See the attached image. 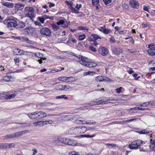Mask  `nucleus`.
<instances>
[{
	"mask_svg": "<svg viewBox=\"0 0 155 155\" xmlns=\"http://www.w3.org/2000/svg\"><path fill=\"white\" fill-rule=\"evenodd\" d=\"M78 59L80 60V63L84 66L91 68L96 67L97 65L96 62L82 55H79Z\"/></svg>",
	"mask_w": 155,
	"mask_h": 155,
	"instance_id": "f257e3e1",
	"label": "nucleus"
},
{
	"mask_svg": "<svg viewBox=\"0 0 155 155\" xmlns=\"http://www.w3.org/2000/svg\"><path fill=\"white\" fill-rule=\"evenodd\" d=\"M29 133L28 130H26L22 131L17 132L15 133L7 135L4 136L5 139L12 138L15 137H19L27 133Z\"/></svg>",
	"mask_w": 155,
	"mask_h": 155,
	"instance_id": "f03ea898",
	"label": "nucleus"
},
{
	"mask_svg": "<svg viewBox=\"0 0 155 155\" xmlns=\"http://www.w3.org/2000/svg\"><path fill=\"white\" fill-rule=\"evenodd\" d=\"M65 3L67 5H69L68 8L72 13L76 14H79L80 13L78 10L81 7L82 5L81 4L79 5L78 4H76L75 7L77 9H76L74 8L73 7V3L72 2L66 1L65 2Z\"/></svg>",
	"mask_w": 155,
	"mask_h": 155,
	"instance_id": "7ed1b4c3",
	"label": "nucleus"
},
{
	"mask_svg": "<svg viewBox=\"0 0 155 155\" xmlns=\"http://www.w3.org/2000/svg\"><path fill=\"white\" fill-rule=\"evenodd\" d=\"M25 16L28 17L30 18H34V9L31 7H26L25 8Z\"/></svg>",
	"mask_w": 155,
	"mask_h": 155,
	"instance_id": "20e7f679",
	"label": "nucleus"
},
{
	"mask_svg": "<svg viewBox=\"0 0 155 155\" xmlns=\"http://www.w3.org/2000/svg\"><path fill=\"white\" fill-rule=\"evenodd\" d=\"M12 93L11 91L3 92L0 93V97H15L18 94H20V92L19 91H15L14 93L11 94Z\"/></svg>",
	"mask_w": 155,
	"mask_h": 155,
	"instance_id": "39448f33",
	"label": "nucleus"
},
{
	"mask_svg": "<svg viewBox=\"0 0 155 155\" xmlns=\"http://www.w3.org/2000/svg\"><path fill=\"white\" fill-rule=\"evenodd\" d=\"M143 141L141 140H137L132 142L131 144L129 145V147L130 149H136L137 147L142 144Z\"/></svg>",
	"mask_w": 155,
	"mask_h": 155,
	"instance_id": "423d86ee",
	"label": "nucleus"
},
{
	"mask_svg": "<svg viewBox=\"0 0 155 155\" xmlns=\"http://www.w3.org/2000/svg\"><path fill=\"white\" fill-rule=\"evenodd\" d=\"M147 51L148 54L151 56H155V45L150 44L148 45Z\"/></svg>",
	"mask_w": 155,
	"mask_h": 155,
	"instance_id": "0eeeda50",
	"label": "nucleus"
},
{
	"mask_svg": "<svg viewBox=\"0 0 155 155\" xmlns=\"http://www.w3.org/2000/svg\"><path fill=\"white\" fill-rule=\"evenodd\" d=\"M13 50L14 54L15 55H26L28 53H29L28 51L21 50L18 48H15Z\"/></svg>",
	"mask_w": 155,
	"mask_h": 155,
	"instance_id": "6e6552de",
	"label": "nucleus"
},
{
	"mask_svg": "<svg viewBox=\"0 0 155 155\" xmlns=\"http://www.w3.org/2000/svg\"><path fill=\"white\" fill-rule=\"evenodd\" d=\"M40 33L41 35L47 36H50L51 35V31L48 28H42L40 30Z\"/></svg>",
	"mask_w": 155,
	"mask_h": 155,
	"instance_id": "1a4fd4ad",
	"label": "nucleus"
},
{
	"mask_svg": "<svg viewBox=\"0 0 155 155\" xmlns=\"http://www.w3.org/2000/svg\"><path fill=\"white\" fill-rule=\"evenodd\" d=\"M58 139H59V141L63 143L72 146H74V143H73V140L70 139L60 138Z\"/></svg>",
	"mask_w": 155,
	"mask_h": 155,
	"instance_id": "9d476101",
	"label": "nucleus"
},
{
	"mask_svg": "<svg viewBox=\"0 0 155 155\" xmlns=\"http://www.w3.org/2000/svg\"><path fill=\"white\" fill-rule=\"evenodd\" d=\"M98 29L105 35L108 34L112 32L110 29L106 28L105 25H104L102 27H99Z\"/></svg>",
	"mask_w": 155,
	"mask_h": 155,
	"instance_id": "9b49d317",
	"label": "nucleus"
},
{
	"mask_svg": "<svg viewBox=\"0 0 155 155\" xmlns=\"http://www.w3.org/2000/svg\"><path fill=\"white\" fill-rule=\"evenodd\" d=\"M111 49L113 54L116 55H118L122 52V49L119 48H117L114 46H111Z\"/></svg>",
	"mask_w": 155,
	"mask_h": 155,
	"instance_id": "f8f14e48",
	"label": "nucleus"
},
{
	"mask_svg": "<svg viewBox=\"0 0 155 155\" xmlns=\"http://www.w3.org/2000/svg\"><path fill=\"white\" fill-rule=\"evenodd\" d=\"M101 38L98 35L95 34H92L91 37L89 38V41L90 42L93 41L95 43H97L96 40L98 39H101Z\"/></svg>",
	"mask_w": 155,
	"mask_h": 155,
	"instance_id": "ddd939ff",
	"label": "nucleus"
},
{
	"mask_svg": "<svg viewBox=\"0 0 155 155\" xmlns=\"http://www.w3.org/2000/svg\"><path fill=\"white\" fill-rule=\"evenodd\" d=\"M99 52L100 54L102 56L107 55L109 53V51L107 48L102 47L99 48Z\"/></svg>",
	"mask_w": 155,
	"mask_h": 155,
	"instance_id": "4468645a",
	"label": "nucleus"
},
{
	"mask_svg": "<svg viewBox=\"0 0 155 155\" xmlns=\"http://www.w3.org/2000/svg\"><path fill=\"white\" fill-rule=\"evenodd\" d=\"M7 21L8 22L7 26L8 27H17V21L11 19L10 20H8Z\"/></svg>",
	"mask_w": 155,
	"mask_h": 155,
	"instance_id": "2eb2a0df",
	"label": "nucleus"
},
{
	"mask_svg": "<svg viewBox=\"0 0 155 155\" xmlns=\"http://www.w3.org/2000/svg\"><path fill=\"white\" fill-rule=\"evenodd\" d=\"M129 2V4L132 8H137L139 6V3L135 0H131Z\"/></svg>",
	"mask_w": 155,
	"mask_h": 155,
	"instance_id": "dca6fc26",
	"label": "nucleus"
},
{
	"mask_svg": "<svg viewBox=\"0 0 155 155\" xmlns=\"http://www.w3.org/2000/svg\"><path fill=\"white\" fill-rule=\"evenodd\" d=\"M109 78L106 77L102 75H100L97 76L95 78V80L97 81H109Z\"/></svg>",
	"mask_w": 155,
	"mask_h": 155,
	"instance_id": "f3484780",
	"label": "nucleus"
},
{
	"mask_svg": "<svg viewBox=\"0 0 155 155\" xmlns=\"http://www.w3.org/2000/svg\"><path fill=\"white\" fill-rule=\"evenodd\" d=\"M78 127L75 128H72L69 130V132L71 134H79Z\"/></svg>",
	"mask_w": 155,
	"mask_h": 155,
	"instance_id": "a211bd4d",
	"label": "nucleus"
},
{
	"mask_svg": "<svg viewBox=\"0 0 155 155\" xmlns=\"http://www.w3.org/2000/svg\"><path fill=\"white\" fill-rule=\"evenodd\" d=\"M28 115L29 118L31 119H38V116L37 112H32L30 114H28Z\"/></svg>",
	"mask_w": 155,
	"mask_h": 155,
	"instance_id": "6ab92c4d",
	"label": "nucleus"
},
{
	"mask_svg": "<svg viewBox=\"0 0 155 155\" xmlns=\"http://www.w3.org/2000/svg\"><path fill=\"white\" fill-rule=\"evenodd\" d=\"M37 112L38 119L43 118L47 116L46 113L44 112L40 111Z\"/></svg>",
	"mask_w": 155,
	"mask_h": 155,
	"instance_id": "aec40b11",
	"label": "nucleus"
},
{
	"mask_svg": "<svg viewBox=\"0 0 155 155\" xmlns=\"http://www.w3.org/2000/svg\"><path fill=\"white\" fill-rule=\"evenodd\" d=\"M14 79V77L11 76L7 75L3 77L2 80L6 81H11Z\"/></svg>",
	"mask_w": 155,
	"mask_h": 155,
	"instance_id": "412c9836",
	"label": "nucleus"
},
{
	"mask_svg": "<svg viewBox=\"0 0 155 155\" xmlns=\"http://www.w3.org/2000/svg\"><path fill=\"white\" fill-rule=\"evenodd\" d=\"M79 134L85 133L87 130V128L84 126H78Z\"/></svg>",
	"mask_w": 155,
	"mask_h": 155,
	"instance_id": "4be33fe9",
	"label": "nucleus"
},
{
	"mask_svg": "<svg viewBox=\"0 0 155 155\" xmlns=\"http://www.w3.org/2000/svg\"><path fill=\"white\" fill-rule=\"evenodd\" d=\"M24 6V5L22 4L17 3L15 4V10L18 11L19 10H21L23 9Z\"/></svg>",
	"mask_w": 155,
	"mask_h": 155,
	"instance_id": "5701e85b",
	"label": "nucleus"
},
{
	"mask_svg": "<svg viewBox=\"0 0 155 155\" xmlns=\"http://www.w3.org/2000/svg\"><path fill=\"white\" fill-rule=\"evenodd\" d=\"M25 24L22 21H21L17 24V27L21 28H23L25 26Z\"/></svg>",
	"mask_w": 155,
	"mask_h": 155,
	"instance_id": "b1692460",
	"label": "nucleus"
},
{
	"mask_svg": "<svg viewBox=\"0 0 155 155\" xmlns=\"http://www.w3.org/2000/svg\"><path fill=\"white\" fill-rule=\"evenodd\" d=\"M3 5L8 8H13L14 6L13 4L11 2H5L3 4Z\"/></svg>",
	"mask_w": 155,
	"mask_h": 155,
	"instance_id": "393cba45",
	"label": "nucleus"
},
{
	"mask_svg": "<svg viewBox=\"0 0 155 155\" xmlns=\"http://www.w3.org/2000/svg\"><path fill=\"white\" fill-rule=\"evenodd\" d=\"M67 83H69L72 82H74L75 81L76 79L75 78L72 77H67Z\"/></svg>",
	"mask_w": 155,
	"mask_h": 155,
	"instance_id": "a878e982",
	"label": "nucleus"
},
{
	"mask_svg": "<svg viewBox=\"0 0 155 155\" xmlns=\"http://www.w3.org/2000/svg\"><path fill=\"white\" fill-rule=\"evenodd\" d=\"M96 74V72L95 71H88L87 72H84V76H86L87 75H90L92 76Z\"/></svg>",
	"mask_w": 155,
	"mask_h": 155,
	"instance_id": "bb28decb",
	"label": "nucleus"
},
{
	"mask_svg": "<svg viewBox=\"0 0 155 155\" xmlns=\"http://www.w3.org/2000/svg\"><path fill=\"white\" fill-rule=\"evenodd\" d=\"M67 77L65 76L60 77L58 78V79L59 81L66 83H67Z\"/></svg>",
	"mask_w": 155,
	"mask_h": 155,
	"instance_id": "cd10ccee",
	"label": "nucleus"
},
{
	"mask_svg": "<svg viewBox=\"0 0 155 155\" xmlns=\"http://www.w3.org/2000/svg\"><path fill=\"white\" fill-rule=\"evenodd\" d=\"M137 132L141 134H146L149 133V131L144 129L142 130H138Z\"/></svg>",
	"mask_w": 155,
	"mask_h": 155,
	"instance_id": "c85d7f7f",
	"label": "nucleus"
},
{
	"mask_svg": "<svg viewBox=\"0 0 155 155\" xmlns=\"http://www.w3.org/2000/svg\"><path fill=\"white\" fill-rule=\"evenodd\" d=\"M82 122H84L83 124H88V123H87V121H83V120H75V121H74V123H76L77 124H80Z\"/></svg>",
	"mask_w": 155,
	"mask_h": 155,
	"instance_id": "c756f323",
	"label": "nucleus"
},
{
	"mask_svg": "<svg viewBox=\"0 0 155 155\" xmlns=\"http://www.w3.org/2000/svg\"><path fill=\"white\" fill-rule=\"evenodd\" d=\"M107 147L108 148L110 149L114 147H116L117 146V145L115 144L114 143H107L106 144Z\"/></svg>",
	"mask_w": 155,
	"mask_h": 155,
	"instance_id": "7c9ffc66",
	"label": "nucleus"
},
{
	"mask_svg": "<svg viewBox=\"0 0 155 155\" xmlns=\"http://www.w3.org/2000/svg\"><path fill=\"white\" fill-rule=\"evenodd\" d=\"M78 30H84L86 31L87 32L88 31L87 27L85 26H79L78 28Z\"/></svg>",
	"mask_w": 155,
	"mask_h": 155,
	"instance_id": "2f4dec72",
	"label": "nucleus"
},
{
	"mask_svg": "<svg viewBox=\"0 0 155 155\" xmlns=\"http://www.w3.org/2000/svg\"><path fill=\"white\" fill-rule=\"evenodd\" d=\"M103 1L104 3L107 5L111 3L112 2H114V0H103Z\"/></svg>",
	"mask_w": 155,
	"mask_h": 155,
	"instance_id": "473e14b6",
	"label": "nucleus"
},
{
	"mask_svg": "<svg viewBox=\"0 0 155 155\" xmlns=\"http://www.w3.org/2000/svg\"><path fill=\"white\" fill-rule=\"evenodd\" d=\"M92 5L93 6H95L97 4H98L99 3V0H91Z\"/></svg>",
	"mask_w": 155,
	"mask_h": 155,
	"instance_id": "72a5a7b5",
	"label": "nucleus"
},
{
	"mask_svg": "<svg viewBox=\"0 0 155 155\" xmlns=\"http://www.w3.org/2000/svg\"><path fill=\"white\" fill-rule=\"evenodd\" d=\"M86 38L85 34L80 35L79 36V39L80 41H82L84 40Z\"/></svg>",
	"mask_w": 155,
	"mask_h": 155,
	"instance_id": "f704fd0d",
	"label": "nucleus"
},
{
	"mask_svg": "<svg viewBox=\"0 0 155 155\" xmlns=\"http://www.w3.org/2000/svg\"><path fill=\"white\" fill-rule=\"evenodd\" d=\"M70 88V87L68 85H63V91L67 90L69 89Z\"/></svg>",
	"mask_w": 155,
	"mask_h": 155,
	"instance_id": "c9c22d12",
	"label": "nucleus"
},
{
	"mask_svg": "<svg viewBox=\"0 0 155 155\" xmlns=\"http://www.w3.org/2000/svg\"><path fill=\"white\" fill-rule=\"evenodd\" d=\"M39 21L42 24L44 23V22L45 20V19L47 18H43L41 17H38V18Z\"/></svg>",
	"mask_w": 155,
	"mask_h": 155,
	"instance_id": "e433bc0d",
	"label": "nucleus"
},
{
	"mask_svg": "<svg viewBox=\"0 0 155 155\" xmlns=\"http://www.w3.org/2000/svg\"><path fill=\"white\" fill-rule=\"evenodd\" d=\"M56 89L57 90L63 91V85L61 84H59L56 86Z\"/></svg>",
	"mask_w": 155,
	"mask_h": 155,
	"instance_id": "4c0bfd02",
	"label": "nucleus"
},
{
	"mask_svg": "<svg viewBox=\"0 0 155 155\" xmlns=\"http://www.w3.org/2000/svg\"><path fill=\"white\" fill-rule=\"evenodd\" d=\"M61 70H58L57 69H53L51 70L49 72H48V73H56V72H58V71H61Z\"/></svg>",
	"mask_w": 155,
	"mask_h": 155,
	"instance_id": "58836bf2",
	"label": "nucleus"
},
{
	"mask_svg": "<svg viewBox=\"0 0 155 155\" xmlns=\"http://www.w3.org/2000/svg\"><path fill=\"white\" fill-rule=\"evenodd\" d=\"M147 104L149 105L155 106V101H152L148 102Z\"/></svg>",
	"mask_w": 155,
	"mask_h": 155,
	"instance_id": "ea45409f",
	"label": "nucleus"
},
{
	"mask_svg": "<svg viewBox=\"0 0 155 155\" xmlns=\"http://www.w3.org/2000/svg\"><path fill=\"white\" fill-rule=\"evenodd\" d=\"M83 137H87V138H92L94 137L95 136V134H93L91 135H89V134H85L82 135Z\"/></svg>",
	"mask_w": 155,
	"mask_h": 155,
	"instance_id": "a19ab883",
	"label": "nucleus"
},
{
	"mask_svg": "<svg viewBox=\"0 0 155 155\" xmlns=\"http://www.w3.org/2000/svg\"><path fill=\"white\" fill-rule=\"evenodd\" d=\"M14 60L15 64H17V63H18L19 62V58L17 57H15L14 59Z\"/></svg>",
	"mask_w": 155,
	"mask_h": 155,
	"instance_id": "79ce46f5",
	"label": "nucleus"
},
{
	"mask_svg": "<svg viewBox=\"0 0 155 155\" xmlns=\"http://www.w3.org/2000/svg\"><path fill=\"white\" fill-rule=\"evenodd\" d=\"M122 87H119L118 88H117L116 90L117 93L118 94L120 93L122 91Z\"/></svg>",
	"mask_w": 155,
	"mask_h": 155,
	"instance_id": "37998d69",
	"label": "nucleus"
},
{
	"mask_svg": "<svg viewBox=\"0 0 155 155\" xmlns=\"http://www.w3.org/2000/svg\"><path fill=\"white\" fill-rule=\"evenodd\" d=\"M150 147L152 150L155 151V144L151 143L150 145Z\"/></svg>",
	"mask_w": 155,
	"mask_h": 155,
	"instance_id": "c03bdc74",
	"label": "nucleus"
},
{
	"mask_svg": "<svg viewBox=\"0 0 155 155\" xmlns=\"http://www.w3.org/2000/svg\"><path fill=\"white\" fill-rule=\"evenodd\" d=\"M142 27L143 28H147V27H148L149 28H150V27L147 23H144V22H143L142 24Z\"/></svg>",
	"mask_w": 155,
	"mask_h": 155,
	"instance_id": "a18cd8bd",
	"label": "nucleus"
},
{
	"mask_svg": "<svg viewBox=\"0 0 155 155\" xmlns=\"http://www.w3.org/2000/svg\"><path fill=\"white\" fill-rule=\"evenodd\" d=\"M89 49L91 51H92L94 52H96L97 51L96 49L93 46H90L89 47Z\"/></svg>",
	"mask_w": 155,
	"mask_h": 155,
	"instance_id": "49530a36",
	"label": "nucleus"
},
{
	"mask_svg": "<svg viewBox=\"0 0 155 155\" xmlns=\"http://www.w3.org/2000/svg\"><path fill=\"white\" fill-rule=\"evenodd\" d=\"M69 155H78V154L76 151H72L69 153Z\"/></svg>",
	"mask_w": 155,
	"mask_h": 155,
	"instance_id": "de8ad7c7",
	"label": "nucleus"
},
{
	"mask_svg": "<svg viewBox=\"0 0 155 155\" xmlns=\"http://www.w3.org/2000/svg\"><path fill=\"white\" fill-rule=\"evenodd\" d=\"M110 41L111 42H113L114 43L116 42V40L114 38V37L112 36H111V37L110 38Z\"/></svg>",
	"mask_w": 155,
	"mask_h": 155,
	"instance_id": "09e8293b",
	"label": "nucleus"
},
{
	"mask_svg": "<svg viewBox=\"0 0 155 155\" xmlns=\"http://www.w3.org/2000/svg\"><path fill=\"white\" fill-rule=\"evenodd\" d=\"M64 23V21L62 20H60L59 21L57 22L58 25H63Z\"/></svg>",
	"mask_w": 155,
	"mask_h": 155,
	"instance_id": "8fccbe9b",
	"label": "nucleus"
},
{
	"mask_svg": "<svg viewBox=\"0 0 155 155\" xmlns=\"http://www.w3.org/2000/svg\"><path fill=\"white\" fill-rule=\"evenodd\" d=\"M105 101H104L102 100H100L99 101H98L97 102L96 104H105L106 103L105 102Z\"/></svg>",
	"mask_w": 155,
	"mask_h": 155,
	"instance_id": "3c124183",
	"label": "nucleus"
},
{
	"mask_svg": "<svg viewBox=\"0 0 155 155\" xmlns=\"http://www.w3.org/2000/svg\"><path fill=\"white\" fill-rule=\"evenodd\" d=\"M15 147V144L13 143H8V148H11Z\"/></svg>",
	"mask_w": 155,
	"mask_h": 155,
	"instance_id": "603ef678",
	"label": "nucleus"
},
{
	"mask_svg": "<svg viewBox=\"0 0 155 155\" xmlns=\"http://www.w3.org/2000/svg\"><path fill=\"white\" fill-rule=\"evenodd\" d=\"M147 103L148 102H144L142 104H140V105L142 107H147L149 106V105L147 104Z\"/></svg>",
	"mask_w": 155,
	"mask_h": 155,
	"instance_id": "864d4df0",
	"label": "nucleus"
},
{
	"mask_svg": "<svg viewBox=\"0 0 155 155\" xmlns=\"http://www.w3.org/2000/svg\"><path fill=\"white\" fill-rule=\"evenodd\" d=\"M23 69H17L16 71H14L12 72V73H19L20 72H21L23 71Z\"/></svg>",
	"mask_w": 155,
	"mask_h": 155,
	"instance_id": "5fc2aeb1",
	"label": "nucleus"
},
{
	"mask_svg": "<svg viewBox=\"0 0 155 155\" xmlns=\"http://www.w3.org/2000/svg\"><path fill=\"white\" fill-rule=\"evenodd\" d=\"M136 120H137L136 118H134V119H130L129 120H124V121L125 122V123L126 122H131V121H135Z\"/></svg>",
	"mask_w": 155,
	"mask_h": 155,
	"instance_id": "6e6d98bb",
	"label": "nucleus"
},
{
	"mask_svg": "<svg viewBox=\"0 0 155 155\" xmlns=\"http://www.w3.org/2000/svg\"><path fill=\"white\" fill-rule=\"evenodd\" d=\"M52 28L54 29H58V26L55 24H53L51 25Z\"/></svg>",
	"mask_w": 155,
	"mask_h": 155,
	"instance_id": "4d7b16f0",
	"label": "nucleus"
},
{
	"mask_svg": "<svg viewBox=\"0 0 155 155\" xmlns=\"http://www.w3.org/2000/svg\"><path fill=\"white\" fill-rule=\"evenodd\" d=\"M38 125L40 126H42L44 125L43 121H38Z\"/></svg>",
	"mask_w": 155,
	"mask_h": 155,
	"instance_id": "13d9d810",
	"label": "nucleus"
},
{
	"mask_svg": "<svg viewBox=\"0 0 155 155\" xmlns=\"http://www.w3.org/2000/svg\"><path fill=\"white\" fill-rule=\"evenodd\" d=\"M22 39H23V40L26 41H29V39L28 38L25 36H23L21 37Z\"/></svg>",
	"mask_w": 155,
	"mask_h": 155,
	"instance_id": "bf43d9fd",
	"label": "nucleus"
},
{
	"mask_svg": "<svg viewBox=\"0 0 155 155\" xmlns=\"http://www.w3.org/2000/svg\"><path fill=\"white\" fill-rule=\"evenodd\" d=\"M32 150L33 151V152L32 155H35L37 153V150L35 149H32Z\"/></svg>",
	"mask_w": 155,
	"mask_h": 155,
	"instance_id": "052dcab7",
	"label": "nucleus"
},
{
	"mask_svg": "<svg viewBox=\"0 0 155 155\" xmlns=\"http://www.w3.org/2000/svg\"><path fill=\"white\" fill-rule=\"evenodd\" d=\"M129 68L130 69V70L128 71L127 72L129 74H131L133 73H134V71L133 70H132V69L131 68Z\"/></svg>",
	"mask_w": 155,
	"mask_h": 155,
	"instance_id": "680f3d73",
	"label": "nucleus"
},
{
	"mask_svg": "<svg viewBox=\"0 0 155 155\" xmlns=\"http://www.w3.org/2000/svg\"><path fill=\"white\" fill-rule=\"evenodd\" d=\"M125 122L124 121H116L115 122V123L118 124H124L125 123Z\"/></svg>",
	"mask_w": 155,
	"mask_h": 155,
	"instance_id": "e2e57ef3",
	"label": "nucleus"
},
{
	"mask_svg": "<svg viewBox=\"0 0 155 155\" xmlns=\"http://www.w3.org/2000/svg\"><path fill=\"white\" fill-rule=\"evenodd\" d=\"M143 10L146 11L148 12H149V10L148 8L147 7V6H144L143 8Z\"/></svg>",
	"mask_w": 155,
	"mask_h": 155,
	"instance_id": "0e129e2a",
	"label": "nucleus"
},
{
	"mask_svg": "<svg viewBox=\"0 0 155 155\" xmlns=\"http://www.w3.org/2000/svg\"><path fill=\"white\" fill-rule=\"evenodd\" d=\"M35 24L36 25H38L39 26H42L41 25V23L39 22H38L35 21Z\"/></svg>",
	"mask_w": 155,
	"mask_h": 155,
	"instance_id": "69168bd1",
	"label": "nucleus"
},
{
	"mask_svg": "<svg viewBox=\"0 0 155 155\" xmlns=\"http://www.w3.org/2000/svg\"><path fill=\"white\" fill-rule=\"evenodd\" d=\"M127 50L128 52H129L131 53H134V51H133V49H127Z\"/></svg>",
	"mask_w": 155,
	"mask_h": 155,
	"instance_id": "338daca9",
	"label": "nucleus"
},
{
	"mask_svg": "<svg viewBox=\"0 0 155 155\" xmlns=\"http://www.w3.org/2000/svg\"><path fill=\"white\" fill-rule=\"evenodd\" d=\"M129 42L130 43H131L132 44H133L134 43V41L132 38H131V39L129 41Z\"/></svg>",
	"mask_w": 155,
	"mask_h": 155,
	"instance_id": "774afa93",
	"label": "nucleus"
}]
</instances>
